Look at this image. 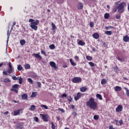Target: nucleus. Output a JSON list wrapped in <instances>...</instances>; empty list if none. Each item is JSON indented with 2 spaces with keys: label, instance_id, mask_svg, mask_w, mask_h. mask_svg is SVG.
I'll return each mask as SVG.
<instances>
[{
  "label": "nucleus",
  "instance_id": "a18cd8bd",
  "mask_svg": "<svg viewBox=\"0 0 129 129\" xmlns=\"http://www.w3.org/2000/svg\"><path fill=\"white\" fill-rule=\"evenodd\" d=\"M41 107H44V109H48V106L46 105H42L41 106Z\"/></svg>",
  "mask_w": 129,
  "mask_h": 129
},
{
  "label": "nucleus",
  "instance_id": "5fc2aeb1",
  "mask_svg": "<svg viewBox=\"0 0 129 129\" xmlns=\"http://www.w3.org/2000/svg\"><path fill=\"white\" fill-rule=\"evenodd\" d=\"M119 123L120 124V125H122L123 122L122 121V120H120L119 121Z\"/></svg>",
  "mask_w": 129,
  "mask_h": 129
},
{
  "label": "nucleus",
  "instance_id": "0eeeda50",
  "mask_svg": "<svg viewBox=\"0 0 129 129\" xmlns=\"http://www.w3.org/2000/svg\"><path fill=\"white\" fill-rule=\"evenodd\" d=\"M82 95H83L82 93H81V92H78L77 94V96L74 98L75 100H76V101H77V100H79V99L80 98V97H81V96H82Z\"/></svg>",
  "mask_w": 129,
  "mask_h": 129
},
{
  "label": "nucleus",
  "instance_id": "bf43d9fd",
  "mask_svg": "<svg viewBox=\"0 0 129 129\" xmlns=\"http://www.w3.org/2000/svg\"><path fill=\"white\" fill-rule=\"evenodd\" d=\"M37 77H38V76L36 74H34L32 76L33 78H37Z\"/></svg>",
  "mask_w": 129,
  "mask_h": 129
},
{
  "label": "nucleus",
  "instance_id": "de8ad7c7",
  "mask_svg": "<svg viewBox=\"0 0 129 129\" xmlns=\"http://www.w3.org/2000/svg\"><path fill=\"white\" fill-rule=\"evenodd\" d=\"M41 54H42V55H44V56H47V54H46V52H45V51L44 50H42L41 51Z\"/></svg>",
  "mask_w": 129,
  "mask_h": 129
},
{
  "label": "nucleus",
  "instance_id": "7ed1b4c3",
  "mask_svg": "<svg viewBox=\"0 0 129 129\" xmlns=\"http://www.w3.org/2000/svg\"><path fill=\"white\" fill-rule=\"evenodd\" d=\"M125 2H122L119 4L117 7L118 13H123L124 12V7H125Z\"/></svg>",
  "mask_w": 129,
  "mask_h": 129
},
{
  "label": "nucleus",
  "instance_id": "6e6d98bb",
  "mask_svg": "<svg viewBox=\"0 0 129 129\" xmlns=\"http://www.w3.org/2000/svg\"><path fill=\"white\" fill-rule=\"evenodd\" d=\"M116 19H117V20H119V19H120V15H116Z\"/></svg>",
  "mask_w": 129,
  "mask_h": 129
},
{
  "label": "nucleus",
  "instance_id": "052dcab7",
  "mask_svg": "<svg viewBox=\"0 0 129 129\" xmlns=\"http://www.w3.org/2000/svg\"><path fill=\"white\" fill-rule=\"evenodd\" d=\"M75 60H79V57L77 56V55H76L75 56Z\"/></svg>",
  "mask_w": 129,
  "mask_h": 129
},
{
  "label": "nucleus",
  "instance_id": "680f3d73",
  "mask_svg": "<svg viewBox=\"0 0 129 129\" xmlns=\"http://www.w3.org/2000/svg\"><path fill=\"white\" fill-rule=\"evenodd\" d=\"M92 50L93 52H95L96 51V49L94 47H92Z\"/></svg>",
  "mask_w": 129,
  "mask_h": 129
},
{
  "label": "nucleus",
  "instance_id": "ea45409f",
  "mask_svg": "<svg viewBox=\"0 0 129 129\" xmlns=\"http://www.w3.org/2000/svg\"><path fill=\"white\" fill-rule=\"evenodd\" d=\"M51 128H52V129L56 128V125H55V124H54V123H53V122H51Z\"/></svg>",
  "mask_w": 129,
  "mask_h": 129
},
{
  "label": "nucleus",
  "instance_id": "f704fd0d",
  "mask_svg": "<svg viewBox=\"0 0 129 129\" xmlns=\"http://www.w3.org/2000/svg\"><path fill=\"white\" fill-rule=\"evenodd\" d=\"M109 18V14L108 13H106L104 15V19H107Z\"/></svg>",
  "mask_w": 129,
  "mask_h": 129
},
{
  "label": "nucleus",
  "instance_id": "49530a36",
  "mask_svg": "<svg viewBox=\"0 0 129 129\" xmlns=\"http://www.w3.org/2000/svg\"><path fill=\"white\" fill-rule=\"evenodd\" d=\"M37 83L38 84V87H39V88H41V87H42V84H41V82H37Z\"/></svg>",
  "mask_w": 129,
  "mask_h": 129
},
{
  "label": "nucleus",
  "instance_id": "39448f33",
  "mask_svg": "<svg viewBox=\"0 0 129 129\" xmlns=\"http://www.w3.org/2000/svg\"><path fill=\"white\" fill-rule=\"evenodd\" d=\"M123 107L121 105H119L115 109L116 112H121L122 111V109Z\"/></svg>",
  "mask_w": 129,
  "mask_h": 129
},
{
  "label": "nucleus",
  "instance_id": "72a5a7b5",
  "mask_svg": "<svg viewBox=\"0 0 129 129\" xmlns=\"http://www.w3.org/2000/svg\"><path fill=\"white\" fill-rule=\"evenodd\" d=\"M17 69L19 71H22V70H23V67L22 66L19 65L18 66Z\"/></svg>",
  "mask_w": 129,
  "mask_h": 129
},
{
  "label": "nucleus",
  "instance_id": "20e7f679",
  "mask_svg": "<svg viewBox=\"0 0 129 129\" xmlns=\"http://www.w3.org/2000/svg\"><path fill=\"white\" fill-rule=\"evenodd\" d=\"M82 80L80 77H75L72 79L73 83H80Z\"/></svg>",
  "mask_w": 129,
  "mask_h": 129
},
{
  "label": "nucleus",
  "instance_id": "4be33fe9",
  "mask_svg": "<svg viewBox=\"0 0 129 129\" xmlns=\"http://www.w3.org/2000/svg\"><path fill=\"white\" fill-rule=\"evenodd\" d=\"M87 90V88L86 87H82L80 89V91L81 92H85Z\"/></svg>",
  "mask_w": 129,
  "mask_h": 129
},
{
  "label": "nucleus",
  "instance_id": "4468645a",
  "mask_svg": "<svg viewBox=\"0 0 129 129\" xmlns=\"http://www.w3.org/2000/svg\"><path fill=\"white\" fill-rule=\"evenodd\" d=\"M93 37L94 39H97L98 38H99V34L97 33H95L93 34Z\"/></svg>",
  "mask_w": 129,
  "mask_h": 129
},
{
  "label": "nucleus",
  "instance_id": "0e129e2a",
  "mask_svg": "<svg viewBox=\"0 0 129 129\" xmlns=\"http://www.w3.org/2000/svg\"><path fill=\"white\" fill-rule=\"evenodd\" d=\"M105 29H106V30H109V29H110V28L109 26H107L105 27Z\"/></svg>",
  "mask_w": 129,
  "mask_h": 129
},
{
  "label": "nucleus",
  "instance_id": "774afa93",
  "mask_svg": "<svg viewBox=\"0 0 129 129\" xmlns=\"http://www.w3.org/2000/svg\"><path fill=\"white\" fill-rule=\"evenodd\" d=\"M73 115L74 116H75L76 115V112H74V113H73Z\"/></svg>",
  "mask_w": 129,
  "mask_h": 129
},
{
  "label": "nucleus",
  "instance_id": "2eb2a0df",
  "mask_svg": "<svg viewBox=\"0 0 129 129\" xmlns=\"http://www.w3.org/2000/svg\"><path fill=\"white\" fill-rule=\"evenodd\" d=\"M78 10H82V9H83V4L79 3L78 4Z\"/></svg>",
  "mask_w": 129,
  "mask_h": 129
},
{
  "label": "nucleus",
  "instance_id": "f03ea898",
  "mask_svg": "<svg viewBox=\"0 0 129 129\" xmlns=\"http://www.w3.org/2000/svg\"><path fill=\"white\" fill-rule=\"evenodd\" d=\"M29 22L30 23V28L32 29V30H34V31H37L38 30V24L40 23V21L38 20H35L33 19H30L29 20Z\"/></svg>",
  "mask_w": 129,
  "mask_h": 129
},
{
  "label": "nucleus",
  "instance_id": "b1692460",
  "mask_svg": "<svg viewBox=\"0 0 129 129\" xmlns=\"http://www.w3.org/2000/svg\"><path fill=\"white\" fill-rule=\"evenodd\" d=\"M124 89L126 90V95L128 97H129V90L126 87H124Z\"/></svg>",
  "mask_w": 129,
  "mask_h": 129
},
{
  "label": "nucleus",
  "instance_id": "9d476101",
  "mask_svg": "<svg viewBox=\"0 0 129 129\" xmlns=\"http://www.w3.org/2000/svg\"><path fill=\"white\" fill-rule=\"evenodd\" d=\"M49 65L53 68H56V63L54 61H50Z\"/></svg>",
  "mask_w": 129,
  "mask_h": 129
},
{
  "label": "nucleus",
  "instance_id": "13d9d810",
  "mask_svg": "<svg viewBox=\"0 0 129 129\" xmlns=\"http://www.w3.org/2000/svg\"><path fill=\"white\" fill-rule=\"evenodd\" d=\"M3 73V74H4V75H8V72H7V71H4Z\"/></svg>",
  "mask_w": 129,
  "mask_h": 129
},
{
  "label": "nucleus",
  "instance_id": "393cba45",
  "mask_svg": "<svg viewBox=\"0 0 129 129\" xmlns=\"http://www.w3.org/2000/svg\"><path fill=\"white\" fill-rule=\"evenodd\" d=\"M78 44L80 45V46H84V45H85V42L80 40L79 41Z\"/></svg>",
  "mask_w": 129,
  "mask_h": 129
},
{
  "label": "nucleus",
  "instance_id": "f3484780",
  "mask_svg": "<svg viewBox=\"0 0 129 129\" xmlns=\"http://www.w3.org/2000/svg\"><path fill=\"white\" fill-rule=\"evenodd\" d=\"M107 82V80H106V79H103L101 81V84H102V85H104L105 84H106Z\"/></svg>",
  "mask_w": 129,
  "mask_h": 129
},
{
  "label": "nucleus",
  "instance_id": "58836bf2",
  "mask_svg": "<svg viewBox=\"0 0 129 129\" xmlns=\"http://www.w3.org/2000/svg\"><path fill=\"white\" fill-rule=\"evenodd\" d=\"M7 72L9 74H11L13 72V69H8Z\"/></svg>",
  "mask_w": 129,
  "mask_h": 129
},
{
  "label": "nucleus",
  "instance_id": "8fccbe9b",
  "mask_svg": "<svg viewBox=\"0 0 129 129\" xmlns=\"http://www.w3.org/2000/svg\"><path fill=\"white\" fill-rule=\"evenodd\" d=\"M8 66H9V69H13V67H12V62H9L8 63Z\"/></svg>",
  "mask_w": 129,
  "mask_h": 129
},
{
  "label": "nucleus",
  "instance_id": "338daca9",
  "mask_svg": "<svg viewBox=\"0 0 129 129\" xmlns=\"http://www.w3.org/2000/svg\"><path fill=\"white\" fill-rule=\"evenodd\" d=\"M56 119H57V120H60V117L59 116L56 117Z\"/></svg>",
  "mask_w": 129,
  "mask_h": 129
},
{
  "label": "nucleus",
  "instance_id": "4c0bfd02",
  "mask_svg": "<svg viewBox=\"0 0 129 129\" xmlns=\"http://www.w3.org/2000/svg\"><path fill=\"white\" fill-rule=\"evenodd\" d=\"M27 80H28V82H29V83H30V84H33V80H32V79H31V78H28V79H27Z\"/></svg>",
  "mask_w": 129,
  "mask_h": 129
},
{
  "label": "nucleus",
  "instance_id": "5701e85b",
  "mask_svg": "<svg viewBox=\"0 0 129 129\" xmlns=\"http://www.w3.org/2000/svg\"><path fill=\"white\" fill-rule=\"evenodd\" d=\"M4 82L5 83H10V82H11V80H10V79H9V78H5L4 80Z\"/></svg>",
  "mask_w": 129,
  "mask_h": 129
},
{
  "label": "nucleus",
  "instance_id": "423d86ee",
  "mask_svg": "<svg viewBox=\"0 0 129 129\" xmlns=\"http://www.w3.org/2000/svg\"><path fill=\"white\" fill-rule=\"evenodd\" d=\"M32 56L35 57V58H38V60H42V56L40 55V52H38V53H33L32 54Z\"/></svg>",
  "mask_w": 129,
  "mask_h": 129
},
{
  "label": "nucleus",
  "instance_id": "6e6552de",
  "mask_svg": "<svg viewBox=\"0 0 129 129\" xmlns=\"http://www.w3.org/2000/svg\"><path fill=\"white\" fill-rule=\"evenodd\" d=\"M40 116H42L44 121H48V115L43 114H40Z\"/></svg>",
  "mask_w": 129,
  "mask_h": 129
},
{
  "label": "nucleus",
  "instance_id": "dca6fc26",
  "mask_svg": "<svg viewBox=\"0 0 129 129\" xmlns=\"http://www.w3.org/2000/svg\"><path fill=\"white\" fill-rule=\"evenodd\" d=\"M21 109L17 110L14 111V115H18V114H20V112H21Z\"/></svg>",
  "mask_w": 129,
  "mask_h": 129
},
{
  "label": "nucleus",
  "instance_id": "4d7b16f0",
  "mask_svg": "<svg viewBox=\"0 0 129 129\" xmlns=\"http://www.w3.org/2000/svg\"><path fill=\"white\" fill-rule=\"evenodd\" d=\"M61 97H67V95L66 94H63L61 95Z\"/></svg>",
  "mask_w": 129,
  "mask_h": 129
},
{
  "label": "nucleus",
  "instance_id": "ddd939ff",
  "mask_svg": "<svg viewBox=\"0 0 129 129\" xmlns=\"http://www.w3.org/2000/svg\"><path fill=\"white\" fill-rule=\"evenodd\" d=\"M22 99L23 100H26V99H27L28 98V95L27 94H24L21 96Z\"/></svg>",
  "mask_w": 129,
  "mask_h": 129
},
{
  "label": "nucleus",
  "instance_id": "603ef678",
  "mask_svg": "<svg viewBox=\"0 0 129 129\" xmlns=\"http://www.w3.org/2000/svg\"><path fill=\"white\" fill-rule=\"evenodd\" d=\"M11 91H15V92H16V93H18V90H17V89H11Z\"/></svg>",
  "mask_w": 129,
  "mask_h": 129
},
{
  "label": "nucleus",
  "instance_id": "a19ab883",
  "mask_svg": "<svg viewBox=\"0 0 129 129\" xmlns=\"http://www.w3.org/2000/svg\"><path fill=\"white\" fill-rule=\"evenodd\" d=\"M90 27L91 28H93V27H94V23L93 22H91L90 23Z\"/></svg>",
  "mask_w": 129,
  "mask_h": 129
},
{
  "label": "nucleus",
  "instance_id": "69168bd1",
  "mask_svg": "<svg viewBox=\"0 0 129 129\" xmlns=\"http://www.w3.org/2000/svg\"><path fill=\"white\" fill-rule=\"evenodd\" d=\"M72 108L73 109H74V108H75V106H74V105H72Z\"/></svg>",
  "mask_w": 129,
  "mask_h": 129
},
{
  "label": "nucleus",
  "instance_id": "6ab92c4d",
  "mask_svg": "<svg viewBox=\"0 0 129 129\" xmlns=\"http://www.w3.org/2000/svg\"><path fill=\"white\" fill-rule=\"evenodd\" d=\"M70 62L71 64V65H72L73 66H76V63H75L73 60L72 59V58H71L70 59Z\"/></svg>",
  "mask_w": 129,
  "mask_h": 129
},
{
  "label": "nucleus",
  "instance_id": "c85d7f7f",
  "mask_svg": "<svg viewBox=\"0 0 129 129\" xmlns=\"http://www.w3.org/2000/svg\"><path fill=\"white\" fill-rule=\"evenodd\" d=\"M36 109V106L34 105H32L30 107V110H32V111H34Z\"/></svg>",
  "mask_w": 129,
  "mask_h": 129
},
{
  "label": "nucleus",
  "instance_id": "e433bc0d",
  "mask_svg": "<svg viewBox=\"0 0 129 129\" xmlns=\"http://www.w3.org/2000/svg\"><path fill=\"white\" fill-rule=\"evenodd\" d=\"M86 59L88 61H91V60H92V57L91 56H87Z\"/></svg>",
  "mask_w": 129,
  "mask_h": 129
},
{
  "label": "nucleus",
  "instance_id": "cd10ccee",
  "mask_svg": "<svg viewBox=\"0 0 129 129\" xmlns=\"http://www.w3.org/2000/svg\"><path fill=\"white\" fill-rule=\"evenodd\" d=\"M49 49H50L51 50H54V49H55V45H54V44H51L49 46Z\"/></svg>",
  "mask_w": 129,
  "mask_h": 129
},
{
  "label": "nucleus",
  "instance_id": "2f4dec72",
  "mask_svg": "<svg viewBox=\"0 0 129 129\" xmlns=\"http://www.w3.org/2000/svg\"><path fill=\"white\" fill-rule=\"evenodd\" d=\"M25 69H30L31 68V66L29 64H26L24 66Z\"/></svg>",
  "mask_w": 129,
  "mask_h": 129
},
{
  "label": "nucleus",
  "instance_id": "3c124183",
  "mask_svg": "<svg viewBox=\"0 0 129 129\" xmlns=\"http://www.w3.org/2000/svg\"><path fill=\"white\" fill-rule=\"evenodd\" d=\"M15 26H16V21H14L13 25L11 28V30H13V29H14V27H15Z\"/></svg>",
  "mask_w": 129,
  "mask_h": 129
},
{
  "label": "nucleus",
  "instance_id": "e2e57ef3",
  "mask_svg": "<svg viewBox=\"0 0 129 129\" xmlns=\"http://www.w3.org/2000/svg\"><path fill=\"white\" fill-rule=\"evenodd\" d=\"M63 68H67L68 67V66L64 64L62 66Z\"/></svg>",
  "mask_w": 129,
  "mask_h": 129
},
{
  "label": "nucleus",
  "instance_id": "37998d69",
  "mask_svg": "<svg viewBox=\"0 0 129 129\" xmlns=\"http://www.w3.org/2000/svg\"><path fill=\"white\" fill-rule=\"evenodd\" d=\"M12 79L15 81L19 80V77L17 78L16 76L12 77Z\"/></svg>",
  "mask_w": 129,
  "mask_h": 129
},
{
  "label": "nucleus",
  "instance_id": "c03bdc74",
  "mask_svg": "<svg viewBox=\"0 0 129 129\" xmlns=\"http://www.w3.org/2000/svg\"><path fill=\"white\" fill-rule=\"evenodd\" d=\"M89 64L90 66H91V67H94V63L92 62H89Z\"/></svg>",
  "mask_w": 129,
  "mask_h": 129
},
{
  "label": "nucleus",
  "instance_id": "473e14b6",
  "mask_svg": "<svg viewBox=\"0 0 129 129\" xmlns=\"http://www.w3.org/2000/svg\"><path fill=\"white\" fill-rule=\"evenodd\" d=\"M37 96V92H32L31 97H36Z\"/></svg>",
  "mask_w": 129,
  "mask_h": 129
},
{
  "label": "nucleus",
  "instance_id": "aec40b11",
  "mask_svg": "<svg viewBox=\"0 0 129 129\" xmlns=\"http://www.w3.org/2000/svg\"><path fill=\"white\" fill-rule=\"evenodd\" d=\"M51 26H52V30L53 32H55V30H56V25L53 23H51Z\"/></svg>",
  "mask_w": 129,
  "mask_h": 129
},
{
  "label": "nucleus",
  "instance_id": "a878e982",
  "mask_svg": "<svg viewBox=\"0 0 129 129\" xmlns=\"http://www.w3.org/2000/svg\"><path fill=\"white\" fill-rule=\"evenodd\" d=\"M97 98H98V99H100V100H102V97L101 96V95L99 94H97L96 95Z\"/></svg>",
  "mask_w": 129,
  "mask_h": 129
},
{
  "label": "nucleus",
  "instance_id": "f8f14e48",
  "mask_svg": "<svg viewBox=\"0 0 129 129\" xmlns=\"http://www.w3.org/2000/svg\"><path fill=\"white\" fill-rule=\"evenodd\" d=\"M128 40H129L128 35H125L123 37V41H124V42H128Z\"/></svg>",
  "mask_w": 129,
  "mask_h": 129
},
{
  "label": "nucleus",
  "instance_id": "c756f323",
  "mask_svg": "<svg viewBox=\"0 0 129 129\" xmlns=\"http://www.w3.org/2000/svg\"><path fill=\"white\" fill-rule=\"evenodd\" d=\"M18 80L19 81V84H22L23 83V78L21 77H18Z\"/></svg>",
  "mask_w": 129,
  "mask_h": 129
},
{
  "label": "nucleus",
  "instance_id": "79ce46f5",
  "mask_svg": "<svg viewBox=\"0 0 129 129\" xmlns=\"http://www.w3.org/2000/svg\"><path fill=\"white\" fill-rule=\"evenodd\" d=\"M34 121L38 122L39 121V118H38V117H34Z\"/></svg>",
  "mask_w": 129,
  "mask_h": 129
},
{
  "label": "nucleus",
  "instance_id": "7c9ffc66",
  "mask_svg": "<svg viewBox=\"0 0 129 129\" xmlns=\"http://www.w3.org/2000/svg\"><path fill=\"white\" fill-rule=\"evenodd\" d=\"M17 127L21 129L23 127V124H22V123H18L17 124Z\"/></svg>",
  "mask_w": 129,
  "mask_h": 129
},
{
  "label": "nucleus",
  "instance_id": "c9c22d12",
  "mask_svg": "<svg viewBox=\"0 0 129 129\" xmlns=\"http://www.w3.org/2000/svg\"><path fill=\"white\" fill-rule=\"evenodd\" d=\"M99 119V116L97 115H95L94 116V119H95V120H97Z\"/></svg>",
  "mask_w": 129,
  "mask_h": 129
},
{
  "label": "nucleus",
  "instance_id": "09e8293b",
  "mask_svg": "<svg viewBox=\"0 0 129 129\" xmlns=\"http://www.w3.org/2000/svg\"><path fill=\"white\" fill-rule=\"evenodd\" d=\"M58 110H59V111H61V112H62V113H64V112H65V110L62 108H59Z\"/></svg>",
  "mask_w": 129,
  "mask_h": 129
},
{
  "label": "nucleus",
  "instance_id": "864d4df0",
  "mask_svg": "<svg viewBox=\"0 0 129 129\" xmlns=\"http://www.w3.org/2000/svg\"><path fill=\"white\" fill-rule=\"evenodd\" d=\"M68 100H69V101H72V97H71V96L69 97Z\"/></svg>",
  "mask_w": 129,
  "mask_h": 129
},
{
  "label": "nucleus",
  "instance_id": "412c9836",
  "mask_svg": "<svg viewBox=\"0 0 129 129\" xmlns=\"http://www.w3.org/2000/svg\"><path fill=\"white\" fill-rule=\"evenodd\" d=\"M105 34H106V35H108V36H110L111 35H112V31H105Z\"/></svg>",
  "mask_w": 129,
  "mask_h": 129
},
{
  "label": "nucleus",
  "instance_id": "1a4fd4ad",
  "mask_svg": "<svg viewBox=\"0 0 129 129\" xmlns=\"http://www.w3.org/2000/svg\"><path fill=\"white\" fill-rule=\"evenodd\" d=\"M11 35V32H10V30H8L7 31V46L9 43V39H10V35Z\"/></svg>",
  "mask_w": 129,
  "mask_h": 129
},
{
  "label": "nucleus",
  "instance_id": "f257e3e1",
  "mask_svg": "<svg viewBox=\"0 0 129 129\" xmlns=\"http://www.w3.org/2000/svg\"><path fill=\"white\" fill-rule=\"evenodd\" d=\"M86 105L90 109L95 110L97 108V103L95 102V100L93 98H90L86 102Z\"/></svg>",
  "mask_w": 129,
  "mask_h": 129
},
{
  "label": "nucleus",
  "instance_id": "bb28decb",
  "mask_svg": "<svg viewBox=\"0 0 129 129\" xmlns=\"http://www.w3.org/2000/svg\"><path fill=\"white\" fill-rule=\"evenodd\" d=\"M20 43L21 46H24V45H25V44H26V41L25 40H20Z\"/></svg>",
  "mask_w": 129,
  "mask_h": 129
},
{
  "label": "nucleus",
  "instance_id": "9b49d317",
  "mask_svg": "<svg viewBox=\"0 0 129 129\" xmlns=\"http://www.w3.org/2000/svg\"><path fill=\"white\" fill-rule=\"evenodd\" d=\"M114 90L116 92L120 91V90H121V88L118 86H117L114 88Z\"/></svg>",
  "mask_w": 129,
  "mask_h": 129
},
{
  "label": "nucleus",
  "instance_id": "a211bd4d",
  "mask_svg": "<svg viewBox=\"0 0 129 129\" xmlns=\"http://www.w3.org/2000/svg\"><path fill=\"white\" fill-rule=\"evenodd\" d=\"M19 86L18 84H15L12 86V89H19Z\"/></svg>",
  "mask_w": 129,
  "mask_h": 129
}]
</instances>
